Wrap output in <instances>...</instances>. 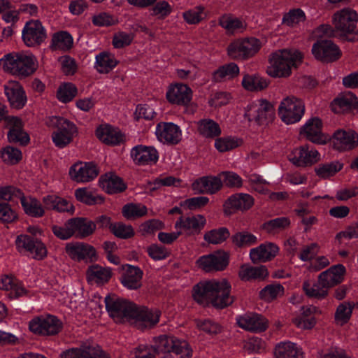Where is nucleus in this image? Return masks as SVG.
<instances>
[{"label":"nucleus","instance_id":"f257e3e1","mask_svg":"<svg viewBox=\"0 0 358 358\" xmlns=\"http://www.w3.org/2000/svg\"><path fill=\"white\" fill-rule=\"evenodd\" d=\"M231 285L226 279L200 282L194 286L192 296L203 306L211 304L217 308H224L234 302L230 294Z\"/></svg>","mask_w":358,"mask_h":358},{"label":"nucleus","instance_id":"f03ea898","mask_svg":"<svg viewBox=\"0 0 358 358\" xmlns=\"http://www.w3.org/2000/svg\"><path fill=\"white\" fill-rule=\"evenodd\" d=\"M303 55L297 50H279L269 55L266 73L273 78H286L302 62Z\"/></svg>","mask_w":358,"mask_h":358},{"label":"nucleus","instance_id":"7ed1b4c3","mask_svg":"<svg viewBox=\"0 0 358 358\" xmlns=\"http://www.w3.org/2000/svg\"><path fill=\"white\" fill-rule=\"evenodd\" d=\"M0 67L13 75L27 77L38 68V61L29 52H12L0 59Z\"/></svg>","mask_w":358,"mask_h":358},{"label":"nucleus","instance_id":"20e7f679","mask_svg":"<svg viewBox=\"0 0 358 358\" xmlns=\"http://www.w3.org/2000/svg\"><path fill=\"white\" fill-rule=\"evenodd\" d=\"M48 124L54 129L52 140L59 148H64L69 145L78 132L76 124L63 117H51Z\"/></svg>","mask_w":358,"mask_h":358},{"label":"nucleus","instance_id":"39448f33","mask_svg":"<svg viewBox=\"0 0 358 358\" xmlns=\"http://www.w3.org/2000/svg\"><path fill=\"white\" fill-rule=\"evenodd\" d=\"M104 301L109 315L115 322H131L135 311H136L135 303L115 295L106 296Z\"/></svg>","mask_w":358,"mask_h":358},{"label":"nucleus","instance_id":"423d86ee","mask_svg":"<svg viewBox=\"0 0 358 358\" xmlns=\"http://www.w3.org/2000/svg\"><path fill=\"white\" fill-rule=\"evenodd\" d=\"M262 45L261 41L254 37L235 40L229 45L227 54L231 59L247 60L259 51Z\"/></svg>","mask_w":358,"mask_h":358},{"label":"nucleus","instance_id":"0eeeda50","mask_svg":"<svg viewBox=\"0 0 358 358\" xmlns=\"http://www.w3.org/2000/svg\"><path fill=\"white\" fill-rule=\"evenodd\" d=\"M304 112L303 102L294 96L284 98L278 106V115L282 121L287 124L299 122L303 116Z\"/></svg>","mask_w":358,"mask_h":358},{"label":"nucleus","instance_id":"6e6552de","mask_svg":"<svg viewBox=\"0 0 358 358\" xmlns=\"http://www.w3.org/2000/svg\"><path fill=\"white\" fill-rule=\"evenodd\" d=\"M244 115L249 122L263 124L272 119L273 106L266 99H258L245 107Z\"/></svg>","mask_w":358,"mask_h":358},{"label":"nucleus","instance_id":"1a4fd4ad","mask_svg":"<svg viewBox=\"0 0 358 358\" xmlns=\"http://www.w3.org/2000/svg\"><path fill=\"white\" fill-rule=\"evenodd\" d=\"M358 22V14L350 8H344L336 11L332 16V24L335 31L345 36L352 33Z\"/></svg>","mask_w":358,"mask_h":358},{"label":"nucleus","instance_id":"9d476101","mask_svg":"<svg viewBox=\"0 0 358 358\" xmlns=\"http://www.w3.org/2000/svg\"><path fill=\"white\" fill-rule=\"evenodd\" d=\"M61 327L59 320L50 315L35 317L29 322V330L35 334L41 336L57 334Z\"/></svg>","mask_w":358,"mask_h":358},{"label":"nucleus","instance_id":"9b49d317","mask_svg":"<svg viewBox=\"0 0 358 358\" xmlns=\"http://www.w3.org/2000/svg\"><path fill=\"white\" fill-rule=\"evenodd\" d=\"M68 256L76 262H94L98 259L95 248L84 242H71L66 245Z\"/></svg>","mask_w":358,"mask_h":358},{"label":"nucleus","instance_id":"f8f14e48","mask_svg":"<svg viewBox=\"0 0 358 358\" xmlns=\"http://www.w3.org/2000/svg\"><path fill=\"white\" fill-rule=\"evenodd\" d=\"M15 244L19 252L27 251L35 259L41 260L47 256V248L38 238H31L27 234H21L17 236Z\"/></svg>","mask_w":358,"mask_h":358},{"label":"nucleus","instance_id":"ddd939ff","mask_svg":"<svg viewBox=\"0 0 358 358\" xmlns=\"http://www.w3.org/2000/svg\"><path fill=\"white\" fill-rule=\"evenodd\" d=\"M97 166L92 162H77L69 171L70 178L78 183H86L94 180L99 175Z\"/></svg>","mask_w":358,"mask_h":358},{"label":"nucleus","instance_id":"4468645a","mask_svg":"<svg viewBox=\"0 0 358 358\" xmlns=\"http://www.w3.org/2000/svg\"><path fill=\"white\" fill-rule=\"evenodd\" d=\"M289 160L295 166L306 167L312 166L321 159L320 152L308 145L294 148L288 155Z\"/></svg>","mask_w":358,"mask_h":358},{"label":"nucleus","instance_id":"2eb2a0df","mask_svg":"<svg viewBox=\"0 0 358 358\" xmlns=\"http://www.w3.org/2000/svg\"><path fill=\"white\" fill-rule=\"evenodd\" d=\"M155 135L163 144L176 145L182 139V130L173 122H161L156 126Z\"/></svg>","mask_w":358,"mask_h":358},{"label":"nucleus","instance_id":"dca6fc26","mask_svg":"<svg viewBox=\"0 0 358 358\" xmlns=\"http://www.w3.org/2000/svg\"><path fill=\"white\" fill-rule=\"evenodd\" d=\"M312 53L317 60L329 62L338 59L341 52L338 47L330 40H320L315 43Z\"/></svg>","mask_w":358,"mask_h":358},{"label":"nucleus","instance_id":"f3484780","mask_svg":"<svg viewBox=\"0 0 358 358\" xmlns=\"http://www.w3.org/2000/svg\"><path fill=\"white\" fill-rule=\"evenodd\" d=\"M322 122L318 117H313L306 121L301 128L300 135L313 143L324 145L328 136L322 131Z\"/></svg>","mask_w":358,"mask_h":358},{"label":"nucleus","instance_id":"a211bd4d","mask_svg":"<svg viewBox=\"0 0 358 358\" xmlns=\"http://www.w3.org/2000/svg\"><path fill=\"white\" fill-rule=\"evenodd\" d=\"M206 219L201 214L180 217L175 223V228L187 236L199 234L204 228Z\"/></svg>","mask_w":358,"mask_h":358},{"label":"nucleus","instance_id":"6ab92c4d","mask_svg":"<svg viewBox=\"0 0 358 358\" xmlns=\"http://www.w3.org/2000/svg\"><path fill=\"white\" fill-rule=\"evenodd\" d=\"M254 198L246 193H237L230 196L223 204V211L226 215H231L237 210L245 211L254 205Z\"/></svg>","mask_w":358,"mask_h":358},{"label":"nucleus","instance_id":"aec40b11","mask_svg":"<svg viewBox=\"0 0 358 358\" xmlns=\"http://www.w3.org/2000/svg\"><path fill=\"white\" fill-rule=\"evenodd\" d=\"M45 38V30L39 20H30L25 24L22 30V39L27 46L38 45Z\"/></svg>","mask_w":358,"mask_h":358},{"label":"nucleus","instance_id":"412c9836","mask_svg":"<svg viewBox=\"0 0 358 358\" xmlns=\"http://www.w3.org/2000/svg\"><path fill=\"white\" fill-rule=\"evenodd\" d=\"M6 127L8 129V139L10 143H17L20 145H27L29 141V136L24 129L22 120L15 116H8L6 118Z\"/></svg>","mask_w":358,"mask_h":358},{"label":"nucleus","instance_id":"4be33fe9","mask_svg":"<svg viewBox=\"0 0 358 358\" xmlns=\"http://www.w3.org/2000/svg\"><path fill=\"white\" fill-rule=\"evenodd\" d=\"M130 157L135 164L152 165L157 162L159 152L153 146L138 145L131 148Z\"/></svg>","mask_w":358,"mask_h":358},{"label":"nucleus","instance_id":"5701e85b","mask_svg":"<svg viewBox=\"0 0 358 358\" xmlns=\"http://www.w3.org/2000/svg\"><path fill=\"white\" fill-rule=\"evenodd\" d=\"M166 98L172 104L187 106L192 99V90L185 84H172L167 90Z\"/></svg>","mask_w":358,"mask_h":358},{"label":"nucleus","instance_id":"b1692460","mask_svg":"<svg viewBox=\"0 0 358 358\" xmlns=\"http://www.w3.org/2000/svg\"><path fill=\"white\" fill-rule=\"evenodd\" d=\"M135 312L131 322L139 329L151 328L159 321L161 313L159 310L136 306V311Z\"/></svg>","mask_w":358,"mask_h":358},{"label":"nucleus","instance_id":"393cba45","mask_svg":"<svg viewBox=\"0 0 358 358\" xmlns=\"http://www.w3.org/2000/svg\"><path fill=\"white\" fill-rule=\"evenodd\" d=\"M332 142L337 150H350L358 146V134L350 129H338L334 133Z\"/></svg>","mask_w":358,"mask_h":358},{"label":"nucleus","instance_id":"a878e982","mask_svg":"<svg viewBox=\"0 0 358 358\" xmlns=\"http://www.w3.org/2000/svg\"><path fill=\"white\" fill-rule=\"evenodd\" d=\"M4 92L12 108L21 109L25 106L27 96L18 82L10 80L6 83L4 85Z\"/></svg>","mask_w":358,"mask_h":358},{"label":"nucleus","instance_id":"bb28decb","mask_svg":"<svg viewBox=\"0 0 358 358\" xmlns=\"http://www.w3.org/2000/svg\"><path fill=\"white\" fill-rule=\"evenodd\" d=\"M239 327L252 332L264 331L268 327V320L261 315L246 313L236 317Z\"/></svg>","mask_w":358,"mask_h":358},{"label":"nucleus","instance_id":"cd10ccee","mask_svg":"<svg viewBox=\"0 0 358 358\" xmlns=\"http://www.w3.org/2000/svg\"><path fill=\"white\" fill-rule=\"evenodd\" d=\"M346 268L343 264L331 266L318 275V281L328 289L341 283L345 278Z\"/></svg>","mask_w":358,"mask_h":358},{"label":"nucleus","instance_id":"c85d7f7f","mask_svg":"<svg viewBox=\"0 0 358 358\" xmlns=\"http://www.w3.org/2000/svg\"><path fill=\"white\" fill-rule=\"evenodd\" d=\"M279 252L278 246L267 242L254 248L250 251V257L253 263L266 262L273 259Z\"/></svg>","mask_w":358,"mask_h":358},{"label":"nucleus","instance_id":"c756f323","mask_svg":"<svg viewBox=\"0 0 358 358\" xmlns=\"http://www.w3.org/2000/svg\"><path fill=\"white\" fill-rule=\"evenodd\" d=\"M222 187V178L216 176L201 177L192 184V189L200 194H213L218 192Z\"/></svg>","mask_w":358,"mask_h":358},{"label":"nucleus","instance_id":"7c9ffc66","mask_svg":"<svg viewBox=\"0 0 358 358\" xmlns=\"http://www.w3.org/2000/svg\"><path fill=\"white\" fill-rule=\"evenodd\" d=\"M331 108L335 113H344L358 108V99L354 94L345 92L331 102Z\"/></svg>","mask_w":358,"mask_h":358},{"label":"nucleus","instance_id":"2f4dec72","mask_svg":"<svg viewBox=\"0 0 358 358\" xmlns=\"http://www.w3.org/2000/svg\"><path fill=\"white\" fill-rule=\"evenodd\" d=\"M97 138L107 145H117L124 141L120 131L108 124L101 125L96 131Z\"/></svg>","mask_w":358,"mask_h":358},{"label":"nucleus","instance_id":"473e14b6","mask_svg":"<svg viewBox=\"0 0 358 358\" xmlns=\"http://www.w3.org/2000/svg\"><path fill=\"white\" fill-rule=\"evenodd\" d=\"M275 358H303L302 348L297 344L290 342H280L275 345Z\"/></svg>","mask_w":358,"mask_h":358},{"label":"nucleus","instance_id":"72a5a7b5","mask_svg":"<svg viewBox=\"0 0 358 358\" xmlns=\"http://www.w3.org/2000/svg\"><path fill=\"white\" fill-rule=\"evenodd\" d=\"M143 272L134 266L127 265L121 278L122 284L129 289H136L141 287Z\"/></svg>","mask_w":358,"mask_h":358},{"label":"nucleus","instance_id":"f704fd0d","mask_svg":"<svg viewBox=\"0 0 358 358\" xmlns=\"http://www.w3.org/2000/svg\"><path fill=\"white\" fill-rule=\"evenodd\" d=\"M112 276L110 268L103 267L99 264L90 266L86 271V278L91 284L103 285L107 282Z\"/></svg>","mask_w":358,"mask_h":358},{"label":"nucleus","instance_id":"c9c22d12","mask_svg":"<svg viewBox=\"0 0 358 358\" xmlns=\"http://www.w3.org/2000/svg\"><path fill=\"white\" fill-rule=\"evenodd\" d=\"M270 84L268 79L259 73L243 75L241 85L248 92H261L266 90Z\"/></svg>","mask_w":358,"mask_h":358},{"label":"nucleus","instance_id":"e433bc0d","mask_svg":"<svg viewBox=\"0 0 358 358\" xmlns=\"http://www.w3.org/2000/svg\"><path fill=\"white\" fill-rule=\"evenodd\" d=\"M74 236L83 239L92 236L96 229V223L84 217L71 218Z\"/></svg>","mask_w":358,"mask_h":358},{"label":"nucleus","instance_id":"4c0bfd02","mask_svg":"<svg viewBox=\"0 0 358 358\" xmlns=\"http://www.w3.org/2000/svg\"><path fill=\"white\" fill-rule=\"evenodd\" d=\"M268 275V272L265 266H252L249 264H243L238 271V277L242 281L264 280Z\"/></svg>","mask_w":358,"mask_h":358},{"label":"nucleus","instance_id":"58836bf2","mask_svg":"<svg viewBox=\"0 0 358 358\" xmlns=\"http://www.w3.org/2000/svg\"><path fill=\"white\" fill-rule=\"evenodd\" d=\"M101 188L108 194H115L124 191L126 185L117 175L108 173L101 176L99 179Z\"/></svg>","mask_w":358,"mask_h":358},{"label":"nucleus","instance_id":"ea45409f","mask_svg":"<svg viewBox=\"0 0 358 358\" xmlns=\"http://www.w3.org/2000/svg\"><path fill=\"white\" fill-rule=\"evenodd\" d=\"M118 64L115 57L107 52H102L95 57L94 69L99 73H108Z\"/></svg>","mask_w":358,"mask_h":358},{"label":"nucleus","instance_id":"a19ab883","mask_svg":"<svg viewBox=\"0 0 358 358\" xmlns=\"http://www.w3.org/2000/svg\"><path fill=\"white\" fill-rule=\"evenodd\" d=\"M238 66L233 62L224 64L219 67L213 73V80L215 82L220 83L230 80L239 74Z\"/></svg>","mask_w":358,"mask_h":358},{"label":"nucleus","instance_id":"79ce46f5","mask_svg":"<svg viewBox=\"0 0 358 358\" xmlns=\"http://www.w3.org/2000/svg\"><path fill=\"white\" fill-rule=\"evenodd\" d=\"M220 25L229 34L241 33L246 29V23L241 19L224 15L219 20Z\"/></svg>","mask_w":358,"mask_h":358},{"label":"nucleus","instance_id":"37998d69","mask_svg":"<svg viewBox=\"0 0 358 358\" xmlns=\"http://www.w3.org/2000/svg\"><path fill=\"white\" fill-rule=\"evenodd\" d=\"M20 202L27 215L34 217H41L44 215L45 208L36 198L22 195Z\"/></svg>","mask_w":358,"mask_h":358},{"label":"nucleus","instance_id":"c03bdc74","mask_svg":"<svg viewBox=\"0 0 358 358\" xmlns=\"http://www.w3.org/2000/svg\"><path fill=\"white\" fill-rule=\"evenodd\" d=\"M0 289L10 291V297H20L26 294L25 288L16 279L4 275L0 280Z\"/></svg>","mask_w":358,"mask_h":358},{"label":"nucleus","instance_id":"a18cd8bd","mask_svg":"<svg viewBox=\"0 0 358 358\" xmlns=\"http://www.w3.org/2000/svg\"><path fill=\"white\" fill-rule=\"evenodd\" d=\"M355 308L354 302L344 301L338 304L334 313V321L336 325L343 326L347 324L352 315Z\"/></svg>","mask_w":358,"mask_h":358},{"label":"nucleus","instance_id":"49530a36","mask_svg":"<svg viewBox=\"0 0 358 358\" xmlns=\"http://www.w3.org/2000/svg\"><path fill=\"white\" fill-rule=\"evenodd\" d=\"M198 131L206 138H215L221 134L220 125L213 120L203 119L197 122Z\"/></svg>","mask_w":358,"mask_h":358},{"label":"nucleus","instance_id":"de8ad7c7","mask_svg":"<svg viewBox=\"0 0 358 358\" xmlns=\"http://www.w3.org/2000/svg\"><path fill=\"white\" fill-rule=\"evenodd\" d=\"M343 168V164L339 161H333L317 165L315 168V174L322 179H327L335 176Z\"/></svg>","mask_w":358,"mask_h":358},{"label":"nucleus","instance_id":"09e8293b","mask_svg":"<svg viewBox=\"0 0 358 358\" xmlns=\"http://www.w3.org/2000/svg\"><path fill=\"white\" fill-rule=\"evenodd\" d=\"M173 338L167 336H160L156 338L152 346L153 350L157 355L167 358L169 353L171 352Z\"/></svg>","mask_w":358,"mask_h":358},{"label":"nucleus","instance_id":"8fccbe9b","mask_svg":"<svg viewBox=\"0 0 358 358\" xmlns=\"http://www.w3.org/2000/svg\"><path fill=\"white\" fill-rule=\"evenodd\" d=\"M76 199L87 205H94L103 202V198L96 194L93 191L87 187L78 188L75 191Z\"/></svg>","mask_w":358,"mask_h":358},{"label":"nucleus","instance_id":"3c124183","mask_svg":"<svg viewBox=\"0 0 358 358\" xmlns=\"http://www.w3.org/2000/svg\"><path fill=\"white\" fill-rule=\"evenodd\" d=\"M285 288L279 283L266 285L259 292V297L267 302H271L284 295Z\"/></svg>","mask_w":358,"mask_h":358},{"label":"nucleus","instance_id":"603ef678","mask_svg":"<svg viewBox=\"0 0 358 358\" xmlns=\"http://www.w3.org/2000/svg\"><path fill=\"white\" fill-rule=\"evenodd\" d=\"M242 144V141L232 136L220 137L215 141V148L220 152H225L235 149Z\"/></svg>","mask_w":358,"mask_h":358},{"label":"nucleus","instance_id":"864d4df0","mask_svg":"<svg viewBox=\"0 0 358 358\" xmlns=\"http://www.w3.org/2000/svg\"><path fill=\"white\" fill-rule=\"evenodd\" d=\"M152 6L150 15L158 20L166 18L173 12V6L166 0L156 1Z\"/></svg>","mask_w":358,"mask_h":358},{"label":"nucleus","instance_id":"5fc2aeb1","mask_svg":"<svg viewBox=\"0 0 358 358\" xmlns=\"http://www.w3.org/2000/svg\"><path fill=\"white\" fill-rule=\"evenodd\" d=\"M303 290L308 297L317 299H323L328 295V288L324 287L318 280L317 283L313 285L305 281L303 284Z\"/></svg>","mask_w":358,"mask_h":358},{"label":"nucleus","instance_id":"6e6d98bb","mask_svg":"<svg viewBox=\"0 0 358 358\" xmlns=\"http://www.w3.org/2000/svg\"><path fill=\"white\" fill-rule=\"evenodd\" d=\"M230 233L225 227L215 229L206 232L203 239L209 244H220L229 237Z\"/></svg>","mask_w":358,"mask_h":358},{"label":"nucleus","instance_id":"4d7b16f0","mask_svg":"<svg viewBox=\"0 0 358 358\" xmlns=\"http://www.w3.org/2000/svg\"><path fill=\"white\" fill-rule=\"evenodd\" d=\"M52 44L55 50H68L73 45V38L66 31H59L53 35Z\"/></svg>","mask_w":358,"mask_h":358},{"label":"nucleus","instance_id":"13d9d810","mask_svg":"<svg viewBox=\"0 0 358 358\" xmlns=\"http://www.w3.org/2000/svg\"><path fill=\"white\" fill-rule=\"evenodd\" d=\"M122 215L127 220H134L147 214L148 209L141 203H129L122 208Z\"/></svg>","mask_w":358,"mask_h":358},{"label":"nucleus","instance_id":"bf43d9fd","mask_svg":"<svg viewBox=\"0 0 358 358\" xmlns=\"http://www.w3.org/2000/svg\"><path fill=\"white\" fill-rule=\"evenodd\" d=\"M306 19V14L301 9H292L284 15L282 23L288 27H294L304 22Z\"/></svg>","mask_w":358,"mask_h":358},{"label":"nucleus","instance_id":"052dcab7","mask_svg":"<svg viewBox=\"0 0 358 358\" xmlns=\"http://www.w3.org/2000/svg\"><path fill=\"white\" fill-rule=\"evenodd\" d=\"M77 92V88L73 83H64L59 87L57 97L59 101L67 103L76 96Z\"/></svg>","mask_w":358,"mask_h":358},{"label":"nucleus","instance_id":"680f3d73","mask_svg":"<svg viewBox=\"0 0 358 358\" xmlns=\"http://www.w3.org/2000/svg\"><path fill=\"white\" fill-rule=\"evenodd\" d=\"M290 220L287 217H281L268 221L264 224V229L270 234H275L288 228Z\"/></svg>","mask_w":358,"mask_h":358},{"label":"nucleus","instance_id":"e2e57ef3","mask_svg":"<svg viewBox=\"0 0 358 358\" xmlns=\"http://www.w3.org/2000/svg\"><path fill=\"white\" fill-rule=\"evenodd\" d=\"M2 160L8 164H16L22 158V154L18 148L6 146L0 152Z\"/></svg>","mask_w":358,"mask_h":358},{"label":"nucleus","instance_id":"0e129e2a","mask_svg":"<svg viewBox=\"0 0 358 358\" xmlns=\"http://www.w3.org/2000/svg\"><path fill=\"white\" fill-rule=\"evenodd\" d=\"M52 231L54 235L61 240H67L74 236L71 219L68 220L63 226L53 225Z\"/></svg>","mask_w":358,"mask_h":358},{"label":"nucleus","instance_id":"69168bd1","mask_svg":"<svg viewBox=\"0 0 358 358\" xmlns=\"http://www.w3.org/2000/svg\"><path fill=\"white\" fill-rule=\"evenodd\" d=\"M83 358H110L96 344H85L81 346Z\"/></svg>","mask_w":358,"mask_h":358},{"label":"nucleus","instance_id":"338daca9","mask_svg":"<svg viewBox=\"0 0 358 358\" xmlns=\"http://www.w3.org/2000/svg\"><path fill=\"white\" fill-rule=\"evenodd\" d=\"M233 243L238 247H247L257 243V238L248 232H238L232 236Z\"/></svg>","mask_w":358,"mask_h":358},{"label":"nucleus","instance_id":"774afa93","mask_svg":"<svg viewBox=\"0 0 358 358\" xmlns=\"http://www.w3.org/2000/svg\"><path fill=\"white\" fill-rule=\"evenodd\" d=\"M197 328L210 335H215L221 332V326L210 320H198L196 321Z\"/></svg>","mask_w":358,"mask_h":358}]
</instances>
